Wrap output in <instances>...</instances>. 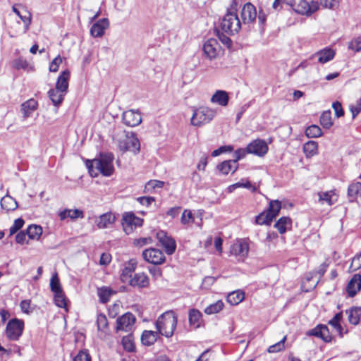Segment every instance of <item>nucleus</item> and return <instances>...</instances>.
Wrapping results in <instances>:
<instances>
[{"label":"nucleus","mask_w":361,"mask_h":361,"mask_svg":"<svg viewBox=\"0 0 361 361\" xmlns=\"http://www.w3.org/2000/svg\"><path fill=\"white\" fill-rule=\"evenodd\" d=\"M114 157L111 153L102 154L99 158L87 161V166L91 176L97 177L99 173L110 176L114 170L113 161Z\"/></svg>","instance_id":"f257e3e1"},{"label":"nucleus","mask_w":361,"mask_h":361,"mask_svg":"<svg viewBox=\"0 0 361 361\" xmlns=\"http://www.w3.org/2000/svg\"><path fill=\"white\" fill-rule=\"evenodd\" d=\"M114 140L117 143L118 147L122 152H130L137 154L140 150V143L135 133L120 130L114 135Z\"/></svg>","instance_id":"f03ea898"},{"label":"nucleus","mask_w":361,"mask_h":361,"mask_svg":"<svg viewBox=\"0 0 361 361\" xmlns=\"http://www.w3.org/2000/svg\"><path fill=\"white\" fill-rule=\"evenodd\" d=\"M178 322L176 314L171 310L161 314L156 322L157 332L167 338L173 335Z\"/></svg>","instance_id":"7ed1b4c3"},{"label":"nucleus","mask_w":361,"mask_h":361,"mask_svg":"<svg viewBox=\"0 0 361 361\" xmlns=\"http://www.w3.org/2000/svg\"><path fill=\"white\" fill-rule=\"evenodd\" d=\"M216 114L215 109L207 106H200L194 109L190 124L195 127L203 126L212 121Z\"/></svg>","instance_id":"20e7f679"},{"label":"nucleus","mask_w":361,"mask_h":361,"mask_svg":"<svg viewBox=\"0 0 361 361\" xmlns=\"http://www.w3.org/2000/svg\"><path fill=\"white\" fill-rule=\"evenodd\" d=\"M221 27L224 32L229 35H233L240 30L241 23L237 13L233 8L228 11L224 16L221 23Z\"/></svg>","instance_id":"39448f33"},{"label":"nucleus","mask_w":361,"mask_h":361,"mask_svg":"<svg viewBox=\"0 0 361 361\" xmlns=\"http://www.w3.org/2000/svg\"><path fill=\"white\" fill-rule=\"evenodd\" d=\"M204 56L209 60L212 61L220 57L223 54V49L218 39L209 38L202 45Z\"/></svg>","instance_id":"423d86ee"},{"label":"nucleus","mask_w":361,"mask_h":361,"mask_svg":"<svg viewBox=\"0 0 361 361\" xmlns=\"http://www.w3.org/2000/svg\"><path fill=\"white\" fill-rule=\"evenodd\" d=\"M293 9L298 14L309 17L319 10V4L315 1L298 0Z\"/></svg>","instance_id":"0eeeda50"},{"label":"nucleus","mask_w":361,"mask_h":361,"mask_svg":"<svg viewBox=\"0 0 361 361\" xmlns=\"http://www.w3.org/2000/svg\"><path fill=\"white\" fill-rule=\"evenodd\" d=\"M24 322L18 319L10 320L6 328V335L11 341H18L23 334Z\"/></svg>","instance_id":"6e6552de"},{"label":"nucleus","mask_w":361,"mask_h":361,"mask_svg":"<svg viewBox=\"0 0 361 361\" xmlns=\"http://www.w3.org/2000/svg\"><path fill=\"white\" fill-rule=\"evenodd\" d=\"M142 223L143 219L135 216L132 212L126 213L123 216L122 225L126 234L131 233L136 227L141 226Z\"/></svg>","instance_id":"1a4fd4ad"},{"label":"nucleus","mask_w":361,"mask_h":361,"mask_svg":"<svg viewBox=\"0 0 361 361\" xmlns=\"http://www.w3.org/2000/svg\"><path fill=\"white\" fill-rule=\"evenodd\" d=\"M144 259L153 264H161L165 262L166 257L164 253L158 249H146L142 252Z\"/></svg>","instance_id":"9d476101"},{"label":"nucleus","mask_w":361,"mask_h":361,"mask_svg":"<svg viewBox=\"0 0 361 361\" xmlns=\"http://www.w3.org/2000/svg\"><path fill=\"white\" fill-rule=\"evenodd\" d=\"M157 238L167 255H172L176 251V243L173 238L168 235L164 231H160L157 233Z\"/></svg>","instance_id":"9b49d317"},{"label":"nucleus","mask_w":361,"mask_h":361,"mask_svg":"<svg viewBox=\"0 0 361 361\" xmlns=\"http://www.w3.org/2000/svg\"><path fill=\"white\" fill-rule=\"evenodd\" d=\"M231 255H235L239 259H244L249 252V244L245 239H239L234 243L230 249Z\"/></svg>","instance_id":"f8f14e48"},{"label":"nucleus","mask_w":361,"mask_h":361,"mask_svg":"<svg viewBox=\"0 0 361 361\" xmlns=\"http://www.w3.org/2000/svg\"><path fill=\"white\" fill-rule=\"evenodd\" d=\"M135 322V316L130 313H126L117 319L116 331H130Z\"/></svg>","instance_id":"ddd939ff"},{"label":"nucleus","mask_w":361,"mask_h":361,"mask_svg":"<svg viewBox=\"0 0 361 361\" xmlns=\"http://www.w3.org/2000/svg\"><path fill=\"white\" fill-rule=\"evenodd\" d=\"M122 120L126 126L135 127L141 123L142 117L138 111L128 110L123 113Z\"/></svg>","instance_id":"4468645a"},{"label":"nucleus","mask_w":361,"mask_h":361,"mask_svg":"<svg viewBox=\"0 0 361 361\" xmlns=\"http://www.w3.org/2000/svg\"><path fill=\"white\" fill-rule=\"evenodd\" d=\"M12 9L24 23V32H26L31 24L32 15L30 12L22 5H14Z\"/></svg>","instance_id":"2eb2a0df"},{"label":"nucleus","mask_w":361,"mask_h":361,"mask_svg":"<svg viewBox=\"0 0 361 361\" xmlns=\"http://www.w3.org/2000/svg\"><path fill=\"white\" fill-rule=\"evenodd\" d=\"M250 154H254L259 157L264 156L268 151L267 143L262 140H255L247 145Z\"/></svg>","instance_id":"dca6fc26"},{"label":"nucleus","mask_w":361,"mask_h":361,"mask_svg":"<svg viewBox=\"0 0 361 361\" xmlns=\"http://www.w3.org/2000/svg\"><path fill=\"white\" fill-rule=\"evenodd\" d=\"M109 27V21L107 18H102L94 23L90 28V35L93 37H101L105 30Z\"/></svg>","instance_id":"f3484780"},{"label":"nucleus","mask_w":361,"mask_h":361,"mask_svg":"<svg viewBox=\"0 0 361 361\" xmlns=\"http://www.w3.org/2000/svg\"><path fill=\"white\" fill-rule=\"evenodd\" d=\"M307 334L321 338L325 342H330L332 338L329 330L326 325H318L309 331Z\"/></svg>","instance_id":"a211bd4d"},{"label":"nucleus","mask_w":361,"mask_h":361,"mask_svg":"<svg viewBox=\"0 0 361 361\" xmlns=\"http://www.w3.org/2000/svg\"><path fill=\"white\" fill-rule=\"evenodd\" d=\"M257 17L255 7L251 3L245 4L241 11V18L244 23L253 22Z\"/></svg>","instance_id":"6ab92c4d"},{"label":"nucleus","mask_w":361,"mask_h":361,"mask_svg":"<svg viewBox=\"0 0 361 361\" xmlns=\"http://www.w3.org/2000/svg\"><path fill=\"white\" fill-rule=\"evenodd\" d=\"M361 289V275L355 274L348 283L346 290L350 297H354Z\"/></svg>","instance_id":"aec40b11"},{"label":"nucleus","mask_w":361,"mask_h":361,"mask_svg":"<svg viewBox=\"0 0 361 361\" xmlns=\"http://www.w3.org/2000/svg\"><path fill=\"white\" fill-rule=\"evenodd\" d=\"M129 284L133 287L146 288L149 284V280L145 273H137L129 279Z\"/></svg>","instance_id":"412c9836"},{"label":"nucleus","mask_w":361,"mask_h":361,"mask_svg":"<svg viewBox=\"0 0 361 361\" xmlns=\"http://www.w3.org/2000/svg\"><path fill=\"white\" fill-rule=\"evenodd\" d=\"M211 102L221 106H226L229 102L228 93L224 90H216L212 96Z\"/></svg>","instance_id":"4be33fe9"},{"label":"nucleus","mask_w":361,"mask_h":361,"mask_svg":"<svg viewBox=\"0 0 361 361\" xmlns=\"http://www.w3.org/2000/svg\"><path fill=\"white\" fill-rule=\"evenodd\" d=\"M70 75L71 73L68 70L63 71L58 77L55 88L66 94L68 88Z\"/></svg>","instance_id":"5701e85b"},{"label":"nucleus","mask_w":361,"mask_h":361,"mask_svg":"<svg viewBox=\"0 0 361 361\" xmlns=\"http://www.w3.org/2000/svg\"><path fill=\"white\" fill-rule=\"evenodd\" d=\"M97 329L100 337H105L109 333L108 320L105 314L100 313L97 317Z\"/></svg>","instance_id":"b1692460"},{"label":"nucleus","mask_w":361,"mask_h":361,"mask_svg":"<svg viewBox=\"0 0 361 361\" xmlns=\"http://www.w3.org/2000/svg\"><path fill=\"white\" fill-rule=\"evenodd\" d=\"M336 52L334 49L326 47L318 51L314 56L318 57V61L320 63H325L331 61L335 56Z\"/></svg>","instance_id":"393cba45"},{"label":"nucleus","mask_w":361,"mask_h":361,"mask_svg":"<svg viewBox=\"0 0 361 361\" xmlns=\"http://www.w3.org/2000/svg\"><path fill=\"white\" fill-rule=\"evenodd\" d=\"M136 266L137 263L135 259H130L125 264L121 275V279L123 282H126L132 278V274L135 270Z\"/></svg>","instance_id":"a878e982"},{"label":"nucleus","mask_w":361,"mask_h":361,"mask_svg":"<svg viewBox=\"0 0 361 361\" xmlns=\"http://www.w3.org/2000/svg\"><path fill=\"white\" fill-rule=\"evenodd\" d=\"M116 220V216L114 214L109 212L99 216L97 221V226L99 228H106L112 226Z\"/></svg>","instance_id":"bb28decb"},{"label":"nucleus","mask_w":361,"mask_h":361,"mask_svg":"<svg viewBox=\"0 0 361 361\" xmlns=\"http://www.w3.org/2000/svg\"><path fill=\"white\" fill-rule=\"evenodd\" d=\"M37 107V102L34 99H28L23 103L21 105V111L23 114V118L26 119L30 117Z\"/></svg>","instance_id":"cd10ccee"},{"label":"nucleus","mask_w":361,"mask_h":361,"mask_svg":"<svg viewBox=\"0 0 361 361\" xmlns=\"http://www.w3.org/2000/svg\"><path fill=\"white\" fill-rule=\"evenodd\" d=\"M238 168V164L233 160H227L218 165V170L223 174L227 175L230 171L234 173Z\"/></svg>","instance_id":"c85d7f7f"},{"label":"nucleus","mask_w":361,"mask_h":361,"mask_svg":"<svg viewBox=\"0 0 361 361\" xmlns=\"http://www.w3.org/2000/svg\"><path fill=\"white\" fill-rule=\"evenodd\" d=\"M1 207L6 212L14 211L18 207V203L11 196L6 195L1 198Z\"/></svg>","instance_id":"c756f323"},{"label":"nucleus","mask_w":361,"mask_h":361,"mask_svg":"<svg viewBox=\"0 0 361 361\" xmlns=\"http://www.w3.org/2000/svg\"><path fill=\"white\" fill-rule=\"evenodd\" d=\"M159 334L157 331H145L141 336L142 344L148 346L152 345L156 342Z\"/></svg>","instance_id":"7c9ffc66"},{"label":"nucleus","mask_w":361,"mask_h":361,"mask_svg":"<svg viewBox=\"0 0 361 361\" xmlns=\"http://www.w3.org/2000/svg\"><path fill=\"white\" fill-rule=\"evenodd\" d=\"M65 94V92H62L56 88L51 89L48 92L49 97L54 106H59L62 103Z\"/></svg>","instance_id":"2f4dec72"},{"label":"nucleus","mask_w":361,"mask_h":361,"mask_svg":"<svg viewBox=\"0 0 361 361\" xmlns=\"http://www.w3.org/2000/svg\"><path fill=\"white\" fill-rule=\"evenodd\" d=\"M346 313L348 315V321L350 324L357 325L359 323L361 318V307H352L348 311H346Z\"/></svg>","instance_id":"473e14b6"},{"label":"nucleus","mask_w":361,"mask_h":361,"mask_svg":"<svg viewBox=\"0 0 361 361\" xmlns=\"http://www.w3.org/2000/svg\"><path fill=\"white\" fill-rule=\"evenodd\" d=\"M291 226V219L289 217L283 216L274 224V227L281 234L286 233L288 228Z\"/></svg>","instance_id":"72a5a7b5"},{"label":"nucleus","mask_w":361,"mask_h":361,"mask_svg":"<svg viewBox=\"0 0 361 361\" xmlns=\"http://www.w3.org/2000/svg\"><path fill=\"white\" fill-rule=\"evenodd\" d=\"M245 298L244 292L235 290L230 293L227 295V301L231 305H236L241 302Z\"/></svg>","instance_id":"f704fd0d"},{"label":"nucleus","mask_w":361,"mask_h":361,"mask_svg":"<svg viewBox=\"0 0 361 361\" xmlns=\"http://www.w3.org/2000/svg\"><path fill=\"white\" fill-rule=\"evenodd\" d=\"M98 295L100 301L103 303H106L109 300L111 295L116 293V291L114 290L109 287L104 286L98 289Z\"/></svg>","instance_id":"c9c22d12"},{"label":"nucleus","mask_w":361,"mask_h":361,"mask_svg":"<svg viewBox=\"0 0 361 361\" xmlns=\"http://www.w3.org/2000/svg\"><path fill=\"white\" fill-rule=\"evenodd\" d=\"M319 200L322 203L326 202L329 205H332L336 200V196L333 191L321 192L318 193Z\"/></svg>","instance_id":"e433bc0d"},{"label":"nucleus","mask_w":361,"mask_h":361,"mask_svg":"<svg viewBox=\"0 0 361 361\" xmlns=\"http://www.w3.org/2000/svg\"><path fill=\"white\" fill-rule=\"evenodd\" d=\"M202 317L201 312L196 310L192 309L189 312V323L191 326H193L195 329L200 327V320Z\"/></svg>","instance_id":"4c0bfd02"},{"label":"nucleus","mask_w":361,"mask_h":361,"mask_svg":"<svg viewBox=\"0 0 361 361\" xmlns=\"http://www.w3.org/2000/svg\"><path fill=\"white\" fill-rule=\"evenodd\" d=\"M27 236L32 240H39L42 234V228L40 226L30 225L26 230Z\"/></svg>","instance_id":"58836bf2"},{"label":"nucleus","mask_w":361,"mask_h":361,"mask_svg":"<svg viewBox=\"0 0 361 361\" xmlns=\"http://www.w3.org/2000/svg\"><path fill=\"white\" fill-rule=\"evenodd\" d=\"M318 144L315 141H309L303 146L304 153L307 157H313L317 153Z\"/></svg>","instance_id":"ea45409f"},{"label":"nucleus","mask_w":361,"mask_h":361,"mask_svg":"<svg viewBox=\"0 0 361 361\" xmlns=\"http://www.w3.org/2000/svg\"><path fill=\"white\" fill-rule=\"evenodd\" d=\"M348 197L352 198L351 201L361 195V183L356 182L351 183L348 188Z\"/></svg>","instance_id":"a19ab883"},{"label":"nucleus","mask_w":361,"mask_h":361,"mask_svg":"<svg viewBox=\"0 0 361 361\" xmlns=\"http://www.w3.org/2000/svg\"><path fill=\"white\" fill-rule=\"evenodd\" d=\"M320 123L324 128H330L333 125L331 111H324L320 116Z\"/></svg>","instance_id":"79ce46f5"},{"label":"nucleus","mask_w":361,"mask_h":361,"mask_svg":"<svg viewBox=\"0 0 361 361\" xmlns=\"http://www.w3.org/2000/svg\"><path fill=\"white\" fill-rule=\"evenodd\" d=\"M281 208V202H279V200H273L269 202V207L267 212L273 219H274L279 214Z\"/></svg>","instance_id":"37998d69"},{"label":"nucleus","mask_w":361,"mask_h":361,"mask_svg":"<svg viewBox=\"0 0 361 361\" xmlns=\"http://www.w3.org/2000/svg\"><path fill=\"white\" fill-rule=\"evenodd\" d=\"M224 307V302L221 300H218L215 303L209 305L205 308L204 312L207 314H216L220 312Z\"/></svg>","instance_id":"c03bdc74"},{"label":"nucleus","mask_w":361,"mask_h":361,"mask_svg":"<svg viewBox=\"0 0 361 361\" xmlns=\"http://www.w3.org/2000/svg\"><path fill=\"white\" fill-rule=\"evenodd\" d=\"M305 135L308 137H319L322 135V132L318 126L312 125L306 128Z\"/></svg>","instance_id":"a18cd8bd"},{"label":"nucleus","mask_w":361,"mask_h":361,"mask_svg":"<svg viewBox=\"0 0 361 361\" xmlns=\"http://www.w3.org/2000/svg\"><path fill=\"white\" fill-rule=\"evenodd\" d=\"M274 219L267 212H262L256 216L255 222L257 224L264 225L269 224Z\"/></svg>","instance_id":"49530a36"},{"label":"nucleus","mask_w":361,"mask_h":361,"mask_svg":"<svg viewBox=\"0 0 361 361\" xmlns=\"http://www.w3.org/2000/svg\"><path fill=\"white\" fill-rule=\"evenodd\" d=\"M54 301L55 304L61 308H65L66 307V298L63 290L54 293Z\"/></svg>","instance_id":"de8ad7c7"},{"label":"nucleus","mask_w":361,"mask_h":361,"mask_svg":"<svg viewBox=\"0 0 361 361\" xmlns=\"http://www.w3.org/2000/svg\"><path fill=\"white\" fill-rule=\"evenodd\" d=\"M164 182L158 180H151L148 181L145 186V190L147 192H152L155 188H161L164 186Z\"/></svg>","instance_id":"09e8293b"},{"label":"nucleus","mask_w":361,"mask_h":361,"mask_svg":"<svg viewBox=\"0 0 361 361\" xmlns=\"http://www.w3.org/2000/svg\"><path fill=\"white\" fill-rule=\"evenodd\" d=\"M122 344L125 350L133 352L135 350V343L131 336H124L122 339Z\"/></svg>","instance_id":"8fccbe9b"},{"label":"nucleus","mask_w":361,"mask_h":361,"mask_svg":"<svg viewBox=\"0 0 361 361\" xmlns=\"http://www.w3.org/2000/svg\"><path fill=\"white\" fill-rule=\"evenodd\" d=\"M286 340V336H285L278 343L270 345L267 350L269 353H274L281 351L284 348V343Z\"/></svg>","instance_id":"3c124183"},{"label":"nucleus","mask_w":361,"mask_h":361,"mask_svg":"<svg viewBox=\"0 0 361 361\" xmlns=\"http://www.w3.org/2000/svg\"><path fill=\"white\" fill-rule=\"evenodd\" d=\"M50 287L51 291H53L54 293L62 290L61 283L56 274L54 275L51 279Z\"/></svg>","instance_id":"603ef678"},{"label":"nucleus","mask_w":361,"mask_h":361,"mask_svg":"<svg viewBox=\"0 0 361 361\" xmlns=\"http://www.w3.org/2000/svg\"><path fill=\"white\" fill-rule=\"evenodd\" d=\"M194 221V216L191 211L185 209L182 214L180 221L183 224H189Z\"/></svg>","instance_id":"864d4df0"},{"label":"nucleus","mask_w":361,"mask_h":361,"mask_svg":"<svg viewBox=\"0 0 361 361\" xmlns=\"http://www.w3.org/2000/svg\"><path fill=\"white\" fill-rule=\"evenodd\" d=\"M24 223V220L21 218L16 219L13 222V224L9 228L10 235H13L18 230H20L23 226Z\"/></svg>","instance_id":"5fc2aeb1"},{"label":"nucleus","mask_w":361,"mask_h":361,"mask_svg":"<svg viewBox=\"0 0 361 361\" xmlns=\"http://www.w3.org/2000/svg\"><path fill=\"white\" fill-rule=\"evenodd\" d=\"M247 154H250L247 150V147L245 149L240 148L235 151L233 154V159L234 162L238 163L239 160L244 158Z\"/></svg>","instance_id":"6e6d98bb"},{"label":"nucleus","mask_w":361,"mask_h":361,"mask_svg":"<svg viewBox=\"0 0 361 361\" xmlns=\"http://www.w3.org/2000/svg\"><path fill=\"white\" fill-rule=\"evenodd\" d=\"M91 357L86 350H80L74 357L73 361H90Z\"/></svg>","instance_id":"4d7b16f0"},{"label":"nucleus","mask_w":361,"mask_h":361,"mask_svg":"<svg viewBox=\"0 0 361 361\" xmlns=\"http://www.w3.org/2000/svg\"><path fill=\"white\" fill-rule=\"evenodd\" d=\"M350 111L353 114V118H355L361 111V99H358L355 104L350 106Z\"/></svg>","instance_id":"13d9d810"},{"label":"nucleus","mask_w":361,"mask_h":361,"mask_svg":"<svg viewBox=\"0 0 361 361\" xmlns=\"http://www.w3.org/2000/svg\"><path fill=\"white\" fill-rule=\"evenodd\" d=\"M63 59L60 56H57L51 63L49 66V71L51 72H56L59 70L60 64L62 63Z\"/></svg>","instance_id":"bf43d9fd"},{"label":"nucleus","mask_w":361,"mask_h":361,"mask_svg":"<svg viewBox=\"0 0 361 361\" xmlns=\"http://www.w3.org/2000/svg\"><path fill=\"white\" fill-rule=\"evenodd\" d=\"M348 48L357 52L361 51V37L351 41L348 44Z\"/></svg>","instance_id":"052dcab7"},{"label":"nucleus","mask_w":361,"mask_h":361,"mask_svg":"<svg viewBox=\"0 0 361 361\" xmlns=\"http://www.w3.org/2000/svg\"><path fill=\"white\" fill-rule=\"evenodd\" d=\"M152 243V239L150 237L147 238H140L135 239L133 242V244L137 247H142L144 245L151 244Z\"/></svg>","instance_id":"680f3d73"},{"label":"nucleus","mask_w":361,"mask_h":361,"mask_svg":"<svg viewBox=\"0 0 361 361\" xmlns=\"http://www.w3.org/2000/svg\"><path fill=\"white\" fill-rule=\"evenodd\" d=\"M233 147L232 146H230V145L222 146V147H219V149L214 150L212 152V156L217 157L224 152H231V151H233Z\"/></svg>","instance_id":"e2e57ef3"},{"label":"nucleus","mask_w":361,"mask_h":361,"mask_svg":"<svg viewBox=\"0 0 361 361\" xmlns=\"http://www.w3.org/2000/svg\"><path fill=\"white\" fill-rule=\"evenodd\" d=\"M332 108L335 111L336 117L339 118L344 115V111L342 108L341 104L339 102H335L332 104Z\"/></svg>","instance_id":"0e129e2a"},{"label":"nucleus","mask_w":361,"mask_h":361,"mask_svg":"<svg viewBox=\"0 0 361 361\" xmlns=\"http://www.w3.org/2000/svg\"><path fill=\"white\" fill-rule=\"evenodd\" d=\"M234 185L236 188H252V191H255L256 190V188L255 186H252L250 181L247 180H242L240 182L234 183Z\"/></svg>","instance_id":"69168bd1"},{"label":"nucleus","mask_w":361,"mask_h":361,"mask_svg":"<svg viewBox=\"0 0 361 361\" xmlns=\"http://www.w3.org/2000/svg\"><path fill=\"white\" fill-rule=\"evenodd\" d=\"M13 65L16 69H25L28 66L27 62L22 59L16 60Z\"/></svg>","instance_id":"338daca9"},{"label":"nucleus","mask_w":361,"mask_h":361,"mask_svg":"<svg viewBox=\"0 0 361 361\" xmlns=\"http://www.w3.org/2000/svg\"><path fill=\"white\" fill-rule=\"evenodd\" d=\"M68 216L71 219L82 218L83 216L82 212L79 209H68Z\"/></svg>","instance_id":"774afa93"}]
</instances>
